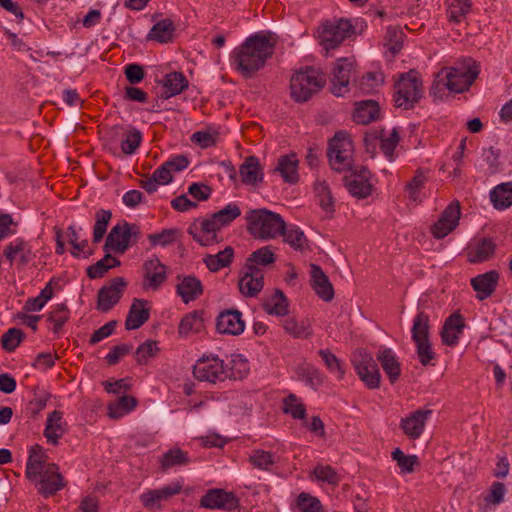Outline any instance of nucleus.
<instances>
[{
  "mask_svg": "<svg viewBox=\"0 0 512 512\" xmlns=\"http://www.w3.org/2000/svg\"><path fill=\"white\" fill-rule=\"evenodd\" d=\"M412 339L414 342L429 339L430 336V319L428 314L419 311L413 321L411 329Z\"/></svg>",
  "mask_w": 512,
  "mask_h": 512,
  "instance_id": "a19ab883",
  "label": "nucleus"
},
{
  "mask_svg": "<svg viewBox=\"0 0 512 512\" xmlns=\"http://www.w3.org/2000/svg\"><path fill=\"white\" fill-rule=\"evenodd\" d=\"M394 102L397 108L409 110L423 97V82L418 71L401 73L394 84Z\"/></svg>",
  "mask_w": 512,
  "mask_h": 512,
  "instance_id": "39448f33",
  "label": "nucleus"
},
{
  "mask_svg": "<svg viewBox=\"0 0 512 512\" xmlns=\"http://www.w3.org/2000/svg\"><path fill=\"white\" fill-rule=\"evenodd\" d=\"M193 375L199 381H224L227 377L236 379L234 373L227 374L224 361L218 355H203L193 367Z\"/></svg>",
  "mask_w": 512,
  "mask_h": 512,
  "instance_id": "6e6552de",
  "label": "nucleus"
},
{
  "mask_svg": "<svg viewBox=\"0 0 512 512\" xmlns=\"http://www.w3.org/2000/svg\"><path fill=\"white\" fill-rule=\"evenodd\" d=\"M370 176V171L366 167H355L350 175L344 177L345 186L349 193L359 199L368 197L372 192Z\"/></svg>",
  "mask_w": 512,
  "mask_h": 512,
  "instance_id": "f8f14e48",
  "label": "nucleus"
},
{
  "mask_svg": "<svg viewBox=\"0 0 512 512\" xmlns=\"http://www.w3.org/2000/svg\"><path fill=\"white\" fill-rule=\"evenodd\" d=\"M384 82V77L382 73L378 72H368L364 75L360 81V89L364 93H370L375 86H379Z\"/></svg>",
  "mask_w": 512,
  "mask_h": 512,
  "instance_id": "69168bd1",
  "label": "nucleus"
},
{
  "mask_svg": "<svg viewBox=\"0 0 512 512\" xmlns=\"http://www.w3.org/2000/svg\"><path fill=\"white\" fill-rule=\"evenodd\" d=\"M127 282L123 277L111 279L108 285L101 287L97 294V309L101 312L110 311L122 298Z\"/></svg>",
  "mask_w": 512,
  "mask_h": 512,
  "instance_id": "9b49d317",
  "label": "nucleus"
},
{
  "mask_svg": "<svg viewBox=\"0 0 512 512\" xmlns=\"http://www.w3.org/2000/svg\"><path fill=\"white\" fill-rule=\"evenodd\" d=\"M249 260L255 262L259 266H269L276 261V255L274 254L271 246H264L250 254Z\"/></svg>",
  "mask_w": 512,
  "mask_h": 512,
  "instance_id": "6e6d98bb",
  "label": "nucleus"
},
{
  "mask_svg": "<svg viewBox=\"0 0 512 512\" xmlns=\"http://www.w3.org/2000/svg\"><path fill=\"white\" fill-rule=\"evenodd\" d=\"M380 115V106L377 101L368 99L355 104L353 120L362 125L376 121Z\"/></svg>",
  "mask_w": 512,
  "mask_h": 512,
  "instance_id": "cd10ccee",
  "label": "nucleus"
},
{
  "mask_svg": "<svg viewBox=\"0 0 512 512\" xmlns=\"http://www.w3.org/2000/svg\"><path fill=\"white\" fill-rule=\"evenodd\" d=\"M285 331L295 338H307L312 334L310 321L302 319L300 322L294 317H288L283 322Z\"/></svg>",
  "mask_w": 512,
  "mask_h": 512,
  "instance_id": "ea45409f",
  "label": "nucleus"
},
{
  "mask_svg": "<svg viewBox=\"0 0 512 512\" xmlns=\"http://www.w3.org/2000/svg\"><path fill=\"white\" fill-rule=\"evenodd\" d=\"M353 366L365 385L369 389H377L380 386L381 374L376 360L363 349L355 352L352 359Z\"/></svg>",
  "mask_w": 512,
  "mask_h": 512,
  "instance_id": "9d476101",
  "label": "nucleus"
},
{
  "mask_svg": "<svg viewBox=\"0 0 512 512\" xmlns=\"http://www.w3.org/2000/svg\"><path fill=\"white\" fill-rule=\"evenodd\" d=\"M117 324L118 322L116 320H111L99 329L95 330L89 339V344L95 345L103 339L109 337L114 332Z\"/></svg>",
  "mask_w": 512,
  "mask_h": 512,
  "instance_id": "338daca9",
  "label": "nucleus"
},
{
  "mask_svg": "<svg viewBox=\"0 0 512 512\" xmlns=\"http://www.w3.org/2000/svg\"><path fill=\"white\" fill-rule=\"evenodd\" d=\"M296 505L301 512H324L321 501L305 492L298 495Z\"/></svg>",
  "mask_w": 512,
  "mask_h": 512,
  "instance_id": "09e8293b",
  "label": "nucleus"
},
{
  "mask_svg": "<svg viewBox=\"0 0 512 512\" xmlns=\"http://www.w3.org/2000/svg\"><path fill=\"white\" fill-rule=\"evenodd\" d=\"M326 85L325 74L320 70L306 66L297 70L290 79V94L297 103H305L320 92Z\"/></svg>",
  "mask_w": 512,
  "mask_h": 512,
  "instance_id": "7ed1b4c3",
  "label": "nucleus"
},
{
  "mask_svg": "<svg viewBox=\"0 0 512 512\" xmlns=\"http://www.w3.org/2000/svg\"><path fill=\"white\" fill-rule=\"evenodd\" d=\"M460 216V202H451L441 213L438 221L432 226L431 232L433 236L437 239L447 236L458 226Z\"/></svg>",
  "mask_w": 512,
  "mask_h": 512,
  "instance_id": "4468645a",
  "label": "nucleus"
},
{
  "mask_svg": "<svg viewBox=\"0 0 512 512\" xmlns=\"http://www.w3.org/2000/svg\"><path fill=\"white\" fill-rule=\"evenodd\" d=\"M233 256V248L227 246L215 255H207L203 261L211 272H217L221 268L228 267L232 262Z\"/></svg>",
  "mask_w": 512,
  "mask_h": 512,
  "instance_id": "58836bf2",
  "label": "nucleus"
},
{
  "mask_svg": "<svg viewBox=\"0 0 512 512\" xmlns=\"http://www.w3.org/2000/svg\"><path fill=\"white\" fill-rule=\"evenodd\" d=\"M496 250V244L491 238H481L475 247L468 252V260L471 263H482L489 260Z\"/></svg>",
  "mask_w": 512,
  "mask_h": 512,
  "instance_id": "f704fd0d",
  "label": "nucleus"
},
{
  "mask_svg": "<svg viewBox=\"0 0 512 512\" xmlns=\"http://www.w3.org/2000/svg\"><path fill=\"white\" fill-rule=\"evenodd\" d=\"M241 215V209L235 203H230L223 209L211 214L208 218L200 221V230L207 234L205 238L196 233L198 227L196 223L190 225L188 233L202 246H208L217 242L216 232L222 227L229 225Z\"/></svg>",
  "mask_w": 512,
  "mask_h": 512,
  "instance_id": "f03ea898",
  "label": "nucleus"
},
{
  "mask_svg": "<svg viewBox=\"0 0 512 512\" xmlns=\"http://www.w3.org/2000/svg\"><path fill=\"white\" fill-rule=\"evenodd\" d=\"M262 306L269 315L284 316L288 313V299L280 289H275L271 299L265 301Z\"/></svg>",
  "mask_w": 512,
  "mask_h": 512,
  "instance_id": "4c0bfd02",
  "label": "nucleus"
},
{
  "mask_svg": "<svg viewBox=\"0 0 512 512\" xmlns=\"http://www.w3.org/2000/svg\"><path fill=\"white\" fill-rule=\"evenodd\" d=\"M464 68H451L446 75L443 86L455 93H463L469 89L475 79L478 77L480 70L477 63L468 58L464 61Z\"/></svg>",
  "mask_w": 512,
  "mask_h": 512,
  "instance_id": "1a4fd4ad",
  "label": "nucleus"
},
{
  "mask_svg": "<svg viewBox=\"0 0 512 512\" xmlns=\"http://www.w3.org/2000/svg\"><path fill=\"white\" fill-rule=\"evenodd\" d=\"M148 301L135 298L130 306L125 320L127 330H136L145 324L150 318V309L146 307Z\"/></svg>",
  "mask_w": 512,
  "mask_h": 512,
  "instance_id": "5701e85b",
  "label": "nucleus"
},
{
  "mask_svg": "<svg viewBox=\"0 0 512 512\" xmlns=\"http://www.w3.org/2000/svg\"><path fill=\"white\" fill-rule=\"evenodd\" d=\"M47 465L45 460H41V457L36 458L35 454L29 455L26 464V477L31 481L35 480L38 476L42 477Z\"/></svg>",
  "mask_w": 512,
  "mask_h": 512,
  "instance_id": "4d7b16f0",
  "label": "nucleus"
},
{
  "mask_svg": "<svg viewBox=\"0 0 512 512\" xmlns=\"http://www.w3.org/2000/svg\"><path fill=\"white\" fill-rule=\"evenodd\" d=\"M62 416L63 413L61 411L54 410L47 417L44 436L52 445H57L65 432Z\"/></svg>",
  "mask_w": 512,
  "mask_h": 512,
  "instance_id": "473e14b6",
  "label": "nucleus"
},
{
  "mask_svg": "<svg viewBox=\"0 0 512 512\" xmlns=\"http://www.w3.org/2000/svg\"><path fill=\"white\" fill-rule=\"evenodd\" d=\"M284 241L296 250H302L307 242L304 232L297 226L292 225L289 228L285 227L283 233Z\"/></svg>",
  "mask_w": 512,
  "mask_h": 512,
  "instance_id": "a18cd8bd",
  "label": "nucleus"
},
{
  "mask_svg": "<svg viewBox=\"0 0 512 512\" xmlns=\"http://www.w3.org/2000/svg\"><path fill=\"white\" fill-rule=\"evenodd\" d=\"M142 140V133L137 128H131L121 141V150L126 155H131L139 147Z\"/></svg>",
  "mask_w": 512,
  "mask_h": 512,
  "instance_id": "864d4df0",
  "label": "nucleus"
},
{
  "mask_svg": "<svg viewBox=\"0 0 512 512\" xmlns=\"http://www.w3.org/2000/svg\"><path fill=\"white\" fill-rule=\"evenodd\" d=\"M69 309L66 304L61 303L57 304L55 309L49 313L47 320L49 322L54 323L53 332L55 334L59 333L63 327V325L69 319Z\"/></svg>",
  "mask_w": 512,
  "mask_h": 512,
  "instance_id": "3c124183",
  "label": "nucleus"
},
{
  "mask_svg": "<svg viewBox=\"0 0 512 512\" xmlns=\"http://www.w3.org/2000/svg\"><path fill=\"white\" fill-rule=\"evenodd\" d=\"M175 32V25L171 19H163L153 25L147 35L148 40H155L159 43L172 41Z\"/></svg>",
  "mask_w": 512,
  "mask_h": 512,
  "instance_id": "c9c22d12",
  "label": "nucleus"
},
{
  "mask_svg": "<svg viewBox=\"0 0 512 512\" xmlns=\"http://www.w3.org/2000/svg\"><path fill=\"white\" fill-rule=\"evenodd\" d=\"M248 232L260 239H274L283 233L286 223L280 214L266 208L254 209L245 216Z\"/></svg>",
  "mask_w": 512,
  "mask_h": 512,
  "instance_id": "20e7f679",
  "label": "nucleus"
},
{
  "mask_svg": "<svg viewBox=\"0 0 512 512\" xmlns=\"http://www.w3.org/2000/svg\"><path fill=\"white\" fill-rule=\"evenodd\" d=\"M177 234H179V230L176 228L163 229L160 233L149 234L148 240L152 246L161 245L165 247L175 241Z\"/></svg>",
  "mask_w": 512,
  "mask_h": 512,
  "instance_id": "bf43d9fd",
  "label": "nucleus"
},
{
  "mask_svg": "<svg viewBox=\"0 0 512 512\" xmlns=\"http://www.w3.org/2000/svg\"><path fill=\"white\" fill-rule=\"evenodd\" d=\"M201 507L209 509H224L228 511L239 507V500L233 492L223 489H209L200 499Z\"/></svg>",
  "mask_w": 512,
  "mask_h": 512,
  "instance_id": "2eb2a0df",
  "label": "nucleus"
},
{
  "mask_svg": "<svg viewBox=\"0 0 512 512\" xmlns=\"http://www.w3.org/2000/svg\"><path fill=\"white\" fill-rule=\"evenodd\" d=\"M490 200L497 210L512 206V181L498 184L490 191Z\"/></svg>",
  "mask_w": 512,
  "mask_h": 512,
  "instance_id": "72a5a7b5",
  "label": "nucleus"
},
{
  "mask_svg": "<svg viewBox=\"0 0 512 512\" xmlns=\"http://www.w3.org/2000/svg\"><path fill=\"white\" fill-rule=\"evenodd\" d=\"M432 410H416L410 416L401 419L400 427L404 434L412 440L418 439L424 431V427Z\"/></svg>",
  "mask_w": 512,
  "mask_h": 512,
  "instance_id": "6ab92c4d",
  "label": "nucleus"
},
{
  "mask_svg": "<svg viewBox=\"0 0 512 512\" xmlns=\"http://www.w3.org/2000/svg\"><path fill=\"white\" fill-rule=\"evenodd\" d=\"M167 279V266L163 264L158 257L154 256L143 264V282L144 290H158Z\"/></svg>",
  "mask_w": 512,
  "mask_h": 512,
  "instance_id": "ddd939ff",
  "label": "nucleus"
},
{
  "mask_svg": "<svg viewBox=\"0 0 512 512\" xmlns=\"http://www.w3.org/2000/svg\"><path fill=\"white\" fill-rule=\"evenodd\" d=\"M190 462L186 452L179 448H173L163 454L161 465L165 471L174 466L186 465Z\"/></svg>",
  "mask_w": 512,
  "mask_h": 512,
  "instance_id": "c03bdc74",
  "label": "nucleus"
},
{
  "mask_svg": "<svg viewBox=\"0 0 512 512\" xmlns=\"http://www.w3.org/2000/svg\"><path fill=\"white\" fill-rule=\"evenodd\" d=\"M177 278L181 282L177 285V294L182 298L184 303H189L197 299L203 293V286L201 281L193 275L184 276L180 275Z\"/></svg>",
  "mask_w": 512,
  "mask_h": 512,
  "instance_id": "c756f323",
  "label": "nucleus"
},
{
  "mask_svg": "<svg viewBox=\"0 0 512 512\" xmlns=\"http://www.w3.org/2000/svg\"><path fill=\"white\" fill-rule=\"evenodd\" d=\"M157 342L148 340L142 343L135 352L136 361L139 364H146L150 357H153L158 352Z\"/></svg>",
  "mask_w": 512,
  "mask_h": 512,
  "instance_id": "052dcab7",
  "label": "nucleus"
},
{
  "mask_svg": "<svg viewBox=\"0 0 512 512\" xmlns=\"http://www.w3.org/2000/svg\"><path fill=\"white\" fill-rule=\"evenodd\" d=\"M298 375L302 381L314 390L323 383V377L314 367H301L298 369Z\"/></svg>",
  "mask_w": 512,
  "mask_h": 512,
  "instance_id": "13d9d810",
  "label": "nucleus"
},
{
  "mask_svg": "<svg viewBox=\"0 0 512 512\" xmlns=\"http://www.w3.org/2000/svg\"><path fill=\"white\" fill-rule=\"evenodd\" d=\"M278 36L271 31L257 32L233 51L236 70L245 78H251L273 54Z\"/></svg>",
  "mask_w": 512,
  "mask_h": 512,
  "instance_id": "f257e3e1",
  "label": "nucleus"
},
{
  "mask_svg": "<svg viewBox=\"0 0 512 512\" xmlns=\"http://www.w3.org/2000/svg\"><path fill=\"white\" fill-rule=\"evenodd\" d=\"M25 333L19 328H10L2 336L1 343L7 352L14 351L25 339Z\"/></svg>",
  "mask_w": 512,
  "mask_h": 512,
  "instance_id": "8fccbe9b",
  "label": "nucleus"
},
{
  "mask_svg": "<svg viewBox=\"0 0 512 512\" xmlns=\"http://www.w3.org/2000/svg\"><path fill=\"white\" fill-rule=\"evenodd\" d=\"M376 360L380 363L390 383L394 384L400 377L401 366L393 351L390 348L378 350Z\"/></svg>",
  "mask_w": 512,
  "mask_h": 512,
  "instance_id": "bb28decb",
  "label": "nucleus"
},
{
  "mask_svg": "<svg viewBox=\"0 0 512 512\" xmlns=\"http://www.w3.org/2000/svg\"><path fill=\"white\" fill-rule=\"evenodd\" d=\"M355 29L349 20L326 21L319 32V41L323 49L328 53L340 46V44L354 33Z\"/></svg>",
  "mask_w": 512,
  "mask_h": 512,
  "instance_id": "0eeeda50",
  "label": "nucleus"
},
{
  "mask_svg": "<svg viewBox=\"0 0 512 512\" xmlns=\"http://www.w3.org/2000/svg\"><path fill=\"white\" fill-rule=\"evenodd\" d=\"M38 484L40 485L39 493L46 498L61 490L64 483L59 467L54 463H49Z\"/></svg>",
  "mask_w": 512,
  "mask_h": 512,
  "instance_id": "aec40b11",
  "label": "nucleus"
},
{
  "mask_svg": "<svg viewBox=\"0 0 512 512\" xmlns=\"http://www.w3.org/2000/svg\"><path fill=\"white\" fill-rule=\"evenodd\" d=\"M131 246L130 234L124 221L117 223L108 233L103 245L104 251H113L117 254H124Z\"/></svg>",
  "mask_w": 512,
  "mask_h": 512,
  "instance_id": "f3484780",
  "label": "nucleus"
},
{
  "mask_svg": "<svg viewBox=\"0 0 512 512\" xmlns=\"http://www.w3.org/2000/svg\"><path fill=\"white\" fill-rule=\"evenodd\" d=\"M204 315L203 310H194L186 314L180 321L178 333L182 337H186L191 333H199L204 329Z\"/></svg>",
  "mask_w": 512,
  "mask_h": 512,
  "instance_id": "7c9ffc66",
  "label": "nucleus"
},
{
  "mask_svg": "<svg viewBox=\"0 0 512 512\" xmlns=\"http://www.w3.org/2000/svg\"><path fill=\"white\" fill-rule=\"evenodd\" d=\"M382 133L383 130L379 134H377L378 139L380 140V149L382 150L384 155L391 160L394 150L396 149L400 140L399 132L397 128H393L390 136L387 138L383 137Z\"/></svg>",
  "mask_w": 512,
  "mask_h": 512,
  "instance_id": "5fc2aeb1",
  "label": "nucleus"
},
{
  "mask_svg": "<svg viewBox=\"0 0 512 512\" xmlns=\"http://www.w3.org/2000/svg\"><path fill=\"white\" fill-rule=\"evenodd\" d=\"M245 328L242 313L237 309H228L219 313L216 318V330L220 334L240 335Z\"/></svg>",
  "mask_w": 512,
  "mask_h": 512,
  "instance_id": "dca6fc26",
  "label": "nucleus"
},
{
  "mask_svg": "<svg viewBox=\"0 0 512 512\" xmlns=\"http://www.w3.org/2000/svg\"><path fill=\"white\" fill-rule=\"evenodd\" d=\"M162 83L165 91L161 93L160 97L163 100L180 94L188 87V80L182 72L168 73Z\"/></svg>",
  "mask_w": 512,
  "mask_h": 512,
  "instance_id": "2f4dec72",
  "label": "nucleus"
},
{
  "mask_svg": "<svg viewBox=\"0 0 512 512\" xmlns=\"http://www.w3.org/2000/svg\"><path fill=\"white\" fill-rule=\"evenodd\" d=\"M182 484L179 482L172 483L161 489L149 490L141 495V502L147 509L159 508V502L180 493Z\"/></svg>",
  "mask_w": 512,
  "mask_h": 512,
  "instance_id": "b1692460",
  "label": "nucleus"
},
{
  "mask_svg": "<svg viewBox=\"0 0 512 512\" xmlns=\"http://www.w3.org/2000/svg\"><path fill=\"white\" fill-rule=\"evenodd\" d=\"M188 193L198 201H206L212 194V188L207 184L195 182L188 187Z\"/></svg>",
  "mask_w": 512,
  "mask_h": 512,
  "instance_id": "774afa93",
  "label": "nucleus"
},
{
  "mask_svg": "<svg viewBox=\"0 0 512 512\" xmlns=\"http://www.w3.org/2000/svg\"><path fill=\"white\" fill-rule=\"evenodd\" d=\"M310 284L316 295L325 302L334 298V289L322 268L317 264H310Z\"/></svg>",
  "mask_w": 512,
  "mask_h": 512,
  "instance_id": "a211bd4d",
  "label": "nucleus"
},
{
  "mask_svg": "<svg viewBox=\"0 0 512 512\" xmlns=\"http://www.w3.org/2000/svg\"><path fill=\"white\" fill-rule=\"evenodd\" d=\"M465 327L464 318L458 312L450 315L443 325L441 339L447 346H455L459 341V335Z\"/></svg>",
  "mask_w": 512,
  "mask_h": 512,
  "instance_id": "393cba45",
  "label": "nucleus"
},
{
  "mask_svg": "<svg viewBox=\"0 0 512 512\" xmlns=\"http://www.w3.org/2000/svg\"><path fill=\"white\" fill-rule=\"evenodd\" d=\"M471 0H450L447 7V17L451 22L459 23L471 10Z\"/></svg>",
  "mask_w": 512,
  "mask_h": 512,
  "instance_id": "79ce46f5",
  "label": "nucleus"
},
{
  "mask_svg": "<svg viewBox=\"0 0 512 512\" xmlns=\"http://www.w3.org/2000/svg\"><path fill=\"white\" fill-rule=\"evenodd\" d=\"M392 459L396 461L402 473H412L415 466H419V459L416 455H405L400 448H396L392 454Z\"/></svg>",
  "mask_w": 512,
  "mask_h": 512,
  "instance_id": "49530a36",
  "label": "nucleus"
},
{
  "mask_svg": "<svg viewBox=\"0 0 512 512\" xmlns=\"http://www.w3.org/2000/svg\"><path fill=\"white\" fill-rule=\"evenodd\" d=\"M250 462L257 468L267 470L274 464L273 456L264 450H255L250 456Z\"/></svg>",
  "mask_w": 512,
  "mask_h": 512,
  "instance_id": "0e129e2a",
  "label": "nucleus"
},
{
  "mask_svg": "<svg viewBox=\"0 0 512 512\" xmlns=\"http://www.w3.org/2000/svg\"><path fill=\"white\" fill-rule=\"evenodd\" d=\"M137 405V399L131 395H123L107 406L108 416L112 419H119L131 412Z\"/></svg>",
  "mask_w": 512,
  "mask_h": 512,
  "instance_id": "e433bc0d",
  "label": "nucleus"
},
{
  "mask_svg": "<svg viewBox=\"0 0 512 512\" xmlns=\"http://www.w3.org/2000/svg\"><path fill=\"white\" fill-rule=\"evenodd\" d=\"M298 163L296 154L282 155L279 157L278 164L273 172L279 173L285 183L296 184L299 181Z\"/></svg>",
  "mask_w": 512,
  "mask_h": 512,
  "instance_id": "a878e982",
  "label": "nucleus"
},
{
  "mask_svg": "<svg viewBox=\"0 0 512 512\" xmlns=\"http://www.w3.org/2000/svg\"><path fill=\"white\" fill-rule=\"evenodd\" d=\"M499 281V273L496 270H490L479 274L471 279V286L477 292L479 300H485L495 291Z\"/></svg>",
  "mask_w": 512,
  "mask_h": 512,
  "instance_id": "4be33fe9",
  "label": "nucleus"
},
{
  "mask_svg": "<svg viewBox=\"0 0 512 512\" xmlns=\"http://www.w3.org/2000/svg\"><path fill=\"white\" fill-rule=\"evenodd\" d=\"M311 477H315L317 481L333 486H337L341 480L339 474L330 465H317L311 472Z\"/></svg>",
  "mask_w": 512,
  "mask_h": 512,
  "instance_id": "de8ad7c7",
  "label": "nucleus"
},
{
  "mask_svg": "<svg viewBox=\"0 0 512 512\" xmlns=\"http://www.w3.org/2000/svg\"><path fill=\"white\" fill-rule=\"evenodd\" d=\"M239 290L245 297H255L264 286V276H243L240 278Z\"/></svg>",
  "mask_w": 512,
  "mask_h": 512,
  "instance_id": "37998d69",
  "label": "nucleus"
},
{
  "mask_svg": "<svg viewBox=\"0 0 512 512\" xmlns=\"http://www.w3.org/2000/svg\"><path fill=\"white\" fill-rule=\"evenodd\" d=\"M241 180L245 185H256L263 181V171L256 156H248L239 167Z\"/></svg>",
  "mask_w": 512,
  "mask_h": 512,
  "instance_id": "c85d7f7f",
  "label": "nucleus"
},
{
  "mask_svg": "<svg viewBox=\"0 0 512 512\" xmlns=\"http://www.w3.org/2000/svg\"><path fill=\"white\" fill-rule=\"evenodd\" d=\"M353 68V62L348 58L338 59L333 69L332 93L339 97L345 92V88L350 82V73Z\"/></svg>",
  "mask_w": 512,
  "mask_h": 512,
  "instance_id": "412c9836",
  "label": "nucleus"
},
{
  "mask_svg": "<svg viewBox=\"0 0 512 512\" xmlns=\"http://www.w3.org/2000/svg\"><path fill=\"white\" fill-rule=\"evenodd\" d=\"M317 196L321 208L326 212H334V200L329 187L325 183L316 186Z\"/></svg>",
  "mask_w": 512,
  "mask_h": 512,
  "instance_id": "680f3d73",
  "label": "nucleus"
},
{
  "mask_svg": "<svg viewBox=\"0 0 512 512\" xmlns=\"http://www.w3.org/2000/svg\"><path fill=\"white\" fill-rule=\"evenodd\" d=\"M352 154L353 142L349 134L343 131L336 132L334 137L329 141L327 151L331 168L338 172L352 171L355 169L351 162Z\"/></svg>",
  "mask_w": 512,
  "mask_h": 512,
  "instance_id": "423d86ee",
  "label": "nucleus"
},
{
  "mask_svg": "<svg viewBox=\"0 0 512 512\" xmlns=\"http://www.w3.org/2000/svg\"><path fill=\"white\" fill-rule=\"evenodd\" d=\"M415 344L420 363L424 366L428 365L435 358L430 339L419 340Z\"/></svg>",
  "mask_w": 512,
  "mask_h": 512,
  "instance_id": "e2e57ef3",
  "label": "nucleus"
},
{
  "mask_svg": "<svg viewBox=\"0 0 512 512\" xmlns=\"http://www.w3.org/2000/svg\"><path fill=\"white\" fill-rule=\"evenodd\" d=\"M283 411L290 414L294 419H306V409L302 403H298V398L295 394H289L283 401Z\"/></svg>",
  "mask_w": 512,
  "mask_h": 512,
  "instance_id": "603ef678",
  "label": "nucleus"
}]
</instances>
